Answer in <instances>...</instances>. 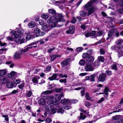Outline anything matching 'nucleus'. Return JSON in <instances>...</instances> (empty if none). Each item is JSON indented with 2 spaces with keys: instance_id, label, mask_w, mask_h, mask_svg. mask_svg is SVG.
Instances as JSON below:
<instances>
[{
  "instance_id": "47",
  "label": "nucleus",
  "mask_w": 123,
  "mask_h": 123,
  "mask_svg": "<svg viewBox=\"0 0 123 123\" xmlns=\"http://www.w3.org/2000/svg\"><path fill=\"white\" fill-rule=\"evenodd\" d=\"M16 31H11L10 32V34L12 35V37H14V35L16 34Z\"/></svg>"
},
{
  "instance_id": "43",
  "label": "nucleus",
  "mask_w": 123,
  "mask_h": 123,
  "mask_svg": "<svg viewBox=\"0 0 123 123\" xmlns=\"http://www.w3.org/2000/svg\"><path fill=\"white\" fill-rule=\"evenodd\" d=\"M82 48L78 47V48H77L75 50L76 51V52H79L82 51Z\"/></svg>"
},
{
  "instance_id": "24",
  "label": "nucleus",
  "mask_w": 123,
  "mask_h": 123,
  "mask_svg": "<svg viewBox=\"0 0 123 123\" xmlns=\"http://www.w3.org/2000/svg\"><path fill=\"white\" fill-rule=\"evenodd\" d=\"M46 107V110L47 112L50 111L53 107V105L51 104H48Z\"/></svg>"
},
{
  "instance_id": "33",
  "label": "nucleus",
  "mask_w": 123,
  "mask_h": 123,
  "mask_svg": "<svg viewBox=\"0 0 123 123\" xmlns=\"http://www.w3.org/2000/svg\"><path fill=\"white\" fill-rule=\"evenodd\" d=\"M41 17L43 18L46 19L49 17V16L46 13H43L41 15Z\"/></svg>"
},
{
  "instance_id": "32",
  "label": "nucleus",
  "mask_w": 123,
  "mask_h": 123,
  "mask_svg": "<svg viewBox=\"0 0 123 123\" xmlns=\"http://www.w3.org/2000/svg\"><path fill=\"white\" fill-rule=\"evenodd\" d=\"M30 32H29L28 34H30L27 35L26 37L25 38L27 40H29L31 38L32 36L31 35V34H30Z\"/></svg>"
},
{
  "instance_id": "17",
  "label": "nucleus",
  "mask_w": 123,
  "mask_h": 123,
  "mask_svg": "<svg viewBox=\"0 0 123 123\" xmlns=\"http://www.w3.org/2000/svg\"><path fill=\"white\" fill-rule=\"evenodd\" d=\"M61 57V55H52L51 56V61H53L57 57Z\"/></svg>"
},
{
  "instance_id": "45",
  "label": "nucleus",
  "mask_w": 123,
  "mask_h": 123,
  "mask_svg": "<svg viewBox=\"0 0 123 123\" xmlns=\"http://www.w3.org/2000/svg\"><path fill=\"white\" fill-rule=\"evenodd\" d=\"M10 64L9 67L11 68L13 67L14 65V64L13 63H12V62L11 61L8 62V65Z\"/></svg>"
},
{
  "instance_id": "10",
  "label": "nucleus",
  "mask_w": 123,
  "mask_h": 123,
  "mask_svg": "<svg viewBox=\"0 0 123 123\" xmlns=\"http://www.w3.org/2000/svg\"><path fill=\"white\" fill-rule=\"evenodd\" d=\"M13 37L14 40L16 43L19 42L21 39V38L18 34H15Z\"/></svg>"
},
{
  "instance_id": "35",
  "label": "nucleus",
  "mask_w": 123,
  "mask_h": 123,
  "mask_svg": "<svg viewBox=\"0 0 123 123\" xmlns=\"http://www.w3.org/2000/svg\"><path fill=\"white\" fill-rule=\"evenodd\" d=\"M86 12L84 11H81L80 12V15L83 17L85 16L86 15Z\"/></svg>"
},
{
  "instance_id": "36",
  "label": "nucleus",
  "mask_w": 123,
  "mask_h": 123,
  "mask_svg": "<svg viewBox=\"0 0 123 123\" xmlns=\"http://www.w3.org/2000/svg\"><path fill=\"white\" fill-rule=\"evenodd\" d=\"M98 59L99 62H104V57L101 56H100L98 57Z\"/></svg>"
},
{
  "instance_id": "20",
  "label": "nucleus",
  "mask_w": 123,
  "mask_h": 123,
  "mask_svg": "<svg viewBox=\"0 0 123 123\" xmlns=\"http://www.w3.org/2000/svg\"><path fill=\"white\" fill-rule=\"evenodd\" d=\"M21 53L16 52L14 55V58L15 59H18L21 57Z\"/></svg>"
},
{
  "instance_id": "46",
  "label": "nucleus",
  "mask_w": 123,
  "mask_h": 123,
  "mask_svg": "<svg viewBox=\"0 0 123 123\" xmlns=\"http://www.w3.org/2000/svg\"><path fill=\"white\" fill-rule=\"evenodd\" d=\"M62 90V89L61 88H55V91L57 92H59Z\"/></svg>"
},
{
  "instance_id": "5",
  "label": "nucleus",
  "mask_w": 123,
  "mask_h": 123,
  "mask_svg": "<svg viewBox=\"0 0 123 123\" xmlns=\"http://www.w3.org/2000/svg\"><path fill=\"white\" fill-rule=\"evenodd\" d=\"M34 32L38 36H43L45 34L44 32L41 31L40 29L37 27H36L35 28Z\"/></svg>"
},
{
  "instance_id": "27",
  "label": "nucleus",
  "mask_w": 123,
  "mask_h": 123,
  "mask_svg": "<svg viewBox=\"0 0 123 123\" xmlns=\"http://www.w3.org/2000/svg\"><path fill=\"white\" fill-rule=\"evenodd\" d=\"M96 33L95 31H92L90 33V36L92 37V38H96V37L95 35Z\"/></svg>"
},
{
  "instance_id": "40",
  "label": "nucleus",
  "mask_w": 123,
  "mask_h": 123,
  "mask_svg": "<svg viewBox=\"0 0 123 123\" xmlns=\"http://www.w3.org/2000/svg\"><path fill=\"white\" fill-rule=\"evenodd\" d=\"M119 118V115H116L114 117H112V118L113 120H117Z\"/></svg>"
},
{
  "instance_id": "8",
  "label": "nucleus",
  "mask_w": 123,
  "mask_h": 123,
  "mask_svg": "<svg viewBox=\"0 0 123 123\" xmlns=\"http://www.w3.org/2000/svg\"><path fill=\"white\" fill-rule=\"evenodd\" d=\"M71 61L70 58H67L61 63L62 66L63 67H65L69 63V62Z\"/></svg>"
},
{
  "instance_id": "16",
  "label": "nucleus",
  "mask_w": 123,
  "mask_h": 123,
  "mask_svg": "<svg viewBox=\"0 0 123 123\" xmlns=\"http://www.w3.org/2000/svg\"><path fill=\"white\" fill-rule=\"evenodd\" d=\"M57 112L60 113L61 114L63 113L64 112V110L62 109V106L60 105L57 106Z\"/></svg>"
},
{
  "instance_id": "39",
  "label": "nucleus",
  "mask_w": 123,
  "mask_h": 123,
  "mask_svg": "<svg viewBox=\"0 0 123 123\" xmlns=\"http://www.w3.org/2000/svg\"><path fill=\"white\" fill-rule=\"evenodd\" d=\"M104 33V32L102 31H100L98 32L97 35L98 36H102Z\"/></svg>"
},
{
  "instance_id": "15",
  "label": "nucleus",
  "mask_w": 123,
  "mask_h": 123,
  "mask_svg": "<svg viewBox=\"0 0 123 123\" xmlns=\"http://www.w3.org/2000/svg\"><path fill=\"white\" fill-rule=\"evenodd\" d=\"M70 102V100L69 99L64 98L63 99H62L61 101V103L62 104H68Z\"/></svg>"
},
{
  "instance_id": "29",
  "label": "nucleus",
  "mask_w": 123,
  "mask_h": 123,
  "mask_svg": "<svg viewBox=\"0 0 123 123\" xmlns=\"http://www.w3.org/2000/svg\"><path fill=\"white\" fill-rule=\"evenodd\" d=\"M54 99V97L53 96H49L46 99L47 103L49 101H51Z\"/></svg>"
},
{
  "instance_id": "53",
  "label": "nucleus",
  "mask_w": 123,
  "mask_h": 123,
  "mask_svg": "<svg viewBox=\"0 0 123 123\" xmlns=\"http://www.w3.org/2000/svg\"><path fill=\"white\" fill-rule=\"evenodd\" d=\"M85 106L87 107H88L91 106L89 102L86 101L85 103Z\"/></svg>"
},
{
  "instance_id": "7",
  "label": "nucleus",
  "mask_w": 123,
  "mask_h": 123,
  "mask_svg": "<svg viewBox=\"0 0 123 123\" xmlns=\"http://www.w3.org/2000/svg\"><path fill=\"white\" fill-rule=\"evenodd\" d=\"M85 68L86 71H92L94 70L93 67L89 64H87L85 66Z\"/></svg>"
},
{
  "instance_id": "54",
  "label": "nucleus",
  "mask_w": 123,
  "mask_h": 123,
  "mask_svg": "<svg viewBox=\"0 0 123 123\" xmlns=\"http://www.w3.org/2000/svg\"><path fill=\"white\" fill-rule=\"evenodd\" d=\"M20 79H18L17 80L14 82L15 83L16 85L20 84Z\"/></svg>"
},
{
  "instance_id": "49",
  "label": "nucleus",
  "mask_w": 123,
  "mask_h": 123,
  "mask_svg": "<svg viewBox=\"0 0 123 123\" xmlns=\"http://www.w3.org/2000/svg\"><path fill=\"white\" fill-rule=\"evenodd\" d=\"M7 49H0V53H5V51Z\"/></svg>"
},
{
  "instance_id": "38",
  "label": "nucleus",
  "mask_w": 123,
  "mask_h": 123,
  "mask_svg": "<svg viewBox=\"0 0 123 123\" xmlns=\"http://www.w3.org/2000/svg\"><path fill=\"white\" fill-rule=\"evenodd\" d=\"M89 55L87 53H85L83 54L82 55V57L83 58L87 59V58L88 57Z\"/></svg>"
},
{
  "instance_id": "6",
  "label": "nucleus",
  "mask_w": 123,
  "mask_h": 123,
  "mask_svg": "<svg viewBox=\"0 0 123 123\" xmlns=\"http://www.w3.org/2000/svg\"><path fill=\"white\" fill-rule=\"evenodd\" d=\"M106 75L105 73H102L99 74V76L98 80L100 81L103 82L105 80Z\"/></svg>"
},
{
  "instance_id": "22",
  "label": "nucleus",
  "mask_w": 123,
  "mask_h": 123,
  "mask_svg": "<svg viewBox=\"0 0 123 123\" xmlns=\"http://www.w3.org/2000/svg\"><path fill=\"white\" fill-rule=\"evenodd\" d=\"M57 77V74H53L52 76L48 78V79L50 80H55Z\"/></svg>"
},
{
  "instance_id": "14",
  "label": "nucleus",
  "mask_w": 123,
  "mask_h": 123,
  "mask_svg": "<svg viewBox=\"0 0 123 123\" xmlns=\"http://www.w3.org/2000/svg\"><path fill=\"white\" fill-rule=\"evenodd\" d=\"M40 78V77L38 76H36L32 78V80L33 83L38 84V80Z\"/></svg>"
},
{
  "instance_id": "3",
  "label": "nucleus",
  "mask_w": 123,
  "mask_h": 123,
  "mask_svg": "<svg viewBox=\"0 0 123 123\" xmlns=\"http://www.w3.org/2000/svg\"><path fill=\"white\" fill-rule=\"evenodd\" d=\"M7 69L0 70V80L3 83L6 84L8 82V79L6 77H2V76L5 75L7 72Z\"/></svg>"
},
{
  "instance_id": "12",
  "label": "nucleus",
  "mask_w": 123,
  "mask_h": 123,
  "mask_svg": "<svg viewBox=\"0 0 123 123\" xmlns=\"http://www.w3.org/2000/svg\"><path fill=\"white\" fill-rule=\"evenodd\" d=\"M63 96L64 95L63 94V93L61 94V95L58 94H56L55 95V97L56 100L59 101L61 99V97H63Z\"/></svg>"
},
{
  "instance_id": "31",
  "label": "nucleus",
  "mask_w": 123,
  "mask_h": 123,
  "mask_svg": "<svg viewBox=\"0 0 123 123\" xmlns=\"http://www.w3.org/2000/svg\"><path fill=\"white\" fill-rule=\"evenodd\" d=\"M108 91H109V88L106 87L105 88L103 92L104 94L106 95L107 96H108Z\"/></svg>"
},
{
  "instance_id": "58",
  "label": "nucleus",
  "mask_w": 123,
  "mask_h": 123,
  "mask_svg": "<svg viewBox=\"0 0 123 123\" xmlns=\"http://www.w3.org/2000/svg\"><path fill=\"white\" fill-rule=\"evenodd\" d=\"M100 52L101 54L103 55L105 54V52L103 49H100Z\"/></svg>"
},
{
  "instance_id": "61",
  "label": "nucleus",
  "mask_w": 123,
  "mask_h": 123,
  "mask_svg": "<svg viewBox=\"0 0 123 123\" xmlns=\"http://www.w3.org/2000/svg\"><path fill=\"white\" fill-rule=\"evenodd\" d=\"M39 24L41 25H43L44 24V22L42 20H40L39 21Z\"/></svg>"
},
{
  "instance_id": "9",
  "label": "nucleus",
  "mask_w": 123,
  "mask_h": 123,
  "mask_svg": "<svg viewBox=\"0 0 123 123\" xmlns=\"http://www.w3.org/2000/svg\"><path fill=\"white\" fill-rule=\"evenodd\" d=\"M74 26H70L69 28V30L67 31L66 32L67 34L70 33L71 34H73L74 32Z\"/></svg>"
},
{
  "instance_id": "57",
  "label": "nucleus",
  "mask_w": 123,
  "mask_h": 123,
  "mask_svg": "<svg viewBox=\"0 0 123 123\" xmlns=\"http://www.w3.org/2000/svg\"><path fill=\"white\" fill-rule=\"evenodd\" d=\"M59 76L62 78L63 77L67 78L68 77L67 75H63L62 74H60L59 75Z\"/></svg>"
},
{
  "instance_id": "4",
  "label": "nucleus",
  "mask_w": 123,
  "mask_h": 123,
  "mask_svg": "<svg viewBox=\"0 0 123 123\" xmlns=\"http://www.w3.org/2000/svg\"><path fill=\"white\" fill-rule=\"evenodd\" d=\"M54 27L52 26V25L51 26H50L46 24L45 25L42 26L41 29L44 31L48 32Z\"/></svg>"
},
{
  "instance_id": "51",
  "label": "nucleus",
  "mask_w": 123,
  "mask_h": 123,
  "mask_svg": "<svg viewBox=\"0 0 123 123\" xmlns=\"http://www.w3.org/2000/svg\"><path fill=\"white\" fill-rule=\"evenodd\" d=\"M17 31L19 33L22 34L23 33L24 31L23 29H21L18 30Z\"/></svg>"
},
{
  "instance_id": "11",
  "label": "nucleus",
  "mask_w": 123,
  "mask_h": 123,
  "mask_svg": "<svg viewBox=\"0 0 123 123\" xmlns=\"http://www.w3.org/2000/svg\"><path fill=\"white\" fill-rule=\"evenodd\" d=\"M113 30H111L109 31H108V37L106 38V39L107 40L111 39L112 37V35L113 33Z\"/></svg>"
},
{
  "instance_id": "2",
  "label": "nucleus",
  "mask_w": 123,
  "mask_h": 123,
  "mask_svg": "<svg viewBox=\"0 0 123 123\" xmlns=\"http://www.w3.org/2000/svg\"><path fill=\"white\" fill-rule=\"evenodd\" d=\"M96 0H91L89 2L83 6L84 8L88 10L87 16H89L97 10L95 7L92 6L93 3Z\"/></svg>"
},
{
  "instance_id": "41",
  "label": "nucleus",
  "mask_w": 123,
  "mask_h": 123,
  "mask_svg": "<svg viewBox=\"0 0 123 123\" xmlns=\"http://www.w3.org/2000/svg\"><path fill=\"white\" fill-rule=\"evenodd\" d=\"M80 117L82 119H84L86 117V116L85 115H84L83 113H80Z\"/></svg>"
},
{
  "instance_id": "21",
  "label": "nucleus",
  "mask_w": 123,
  "mask_h": 123,
  "mask_svg": "<svg viewBox=\"0 0 123 123\" xmlns=\"http://www.w3.org/2000/svg\"><path fill=\"white\" fill-rule=\"evenodd\" d=\"M28 25L29 28H33L35 26L36 24L34 22L31 21L29 22Z\"/></svg>"
},
{
  "instance_id": "1",
  "label": "nucleus",
  "mask_w": 123,
  "mask_h": 123,
  "mask_svg": "<svg viewBox=\"0 0 123 123\" xmlns=\"http://www.w3.org/2000/svg\"><path fill=\"white\" fill-rule=\"evenodd\" d=\"M49 15L52 17H50L47 20V22L49 23L52 22V25L53 27H55L58 22L62 21L65 22V20L63 18L62 15L59 14L55 17H54L56 14L55 10L52 9L48 10Z\"/></svg>"
},
{
  "instance_id": "56",
  "label": "nucleus",
  "mask_w": 123,
  "mask_h": 123,
  "mask_svg": "<svg viewBox=\"0 0 123 123\" xmlns=\"http://www.w3.org/2000/svg\"><path fill=\"white\" fill-rule=\"evenodd\" d=\"M76 22V18L74 17L73 18L72 20L71 21V22L73 23H75Z\"/></svg>"
},
{
  "instance_id": "28",
  "label": "nucleus",
  "mask_w": 123,
  "mask_h": 123,
  "mask_svg": "<svg viewBox=\"0 0 123 123\" xmlns=\"http://www.w3.org/2000/svg\"><path fill=\"white\" fill-rule=\"evenodd\" d=\"M100 62L98 60L96 61L93 63L95 67H98L100 64Z\"/></svg>"
},
{
  "instance_id": "37",
  "label": "nucleus",
  "mask_w": 123,
  "mask_h": 123,
  "mask_svg": "<svg viewBox=\"0 0 123 123\" xmlns=\"http://www.w3.org/2000/svg\"><path fill=\"white\" fill-rule=\"evenodd\" d=\"M122 43H123V40L120 39L116 41V44L118 45L121 44Z\"/></svg>"
},
{
  "instance_id": "52",
  "label": "nucleus",
  "mask_w": 123,
  "mask_h": 123,
  "mask_svg": "<svg viewBox=\"0 0 123 123\" xmlns=\"http://www.w3.org/2000/svg\"><path fill=\"white\" fill-rule=\"evenodd\" d=\"M52 113L53 114L55 113L57 111V109L55 108H53L52 109Z\"/></svg>"
},
{
  "instance_id": "44",
  "label": "nucleus",
  "mask_w": 123,
  "mask_h": 123,
  "mask_svg": "<svg viewBox=\"0 0 123 123\" xmlns=\"http://www.w3.org/2000/svg\"><path fill=\"white\" fill-rule=\"evenodd\" d=\"M85 63V61L83 60H81L79 62V64L81 65H84Z\"/></svg>"
},
{
  "instance_id": "60",
  "label": "nucleus",
  "mask_w": 123,
  "mask_h": 123,
  "mask_svg": "<svg viewBox=\"0 0 123 123\" xmlns=\"http://www.w3.org/2000/svg\"><path fill=\"white\" fill-rule=\"evenodd\" d=\"M51 68V66H48L46 68V70L47 71H49L50 70Z\"/></svg>"
},
{
  "instance_id": "13",
  "label": "nucleus",
  "mask_w": 123,
  "mask_h": 123,
  "mask_svg": "<svg viewBox=\"0 0 123 123\" xmlns=\"http://www.w3.org/2000/svg\"><path fill=\"white\" fill-rule=\"evenodd\" d=\"M95 76V75L93 74L91 75V76L86 77V80H89L91 81H95L94 78Z\"/></svg>"
},
{
  "instance_id": "23",
  "label": "nucleus",
  "mask_w": 123,
  "mask_h": 123,
  "mask_svg": "<svg viewBox=\"0 0 123 123\" xmlns=\"http://www.w3.org/2000/svg\"><path fill=\"white\" fill-rule=\"evenodd\" d=\"M17 73L14 71H12L10 74H8V77L10 78H12V77H13Z\"/></svg>"
},
{
  "instance_id": "64",
  "label": "nucleus",
  "mask_w": 123,
  "mask_h": 123,
  "mask_svg": "<svg viewBox=\"0 0 123 123\" xmlns=\"http://www.w3.org/2000/svg\"><path fill=\"white\" fill-rule=\"evenodd\" d=\"M105 72L108 75H110L112 74L111 71H110L107 70Z\"/></svg>"
},
{
  "instance_id": "34",
  "label": "nucleus",
  "mask_w": 123,
  "mask_h": 123,
  "mask_svg": "<svg viewBox=\"0 0 123 123\" xmlns=\"http://www.w3.org/2000/svg\"><path fill=\"white\" fill-rule=\"evenodd\" d=\"M111 68L112 69H114L115 71H117V64L115 63L113 65L111 66Z\"/></svg>"
},
{
  "instance_id": "55",
  "label": "nucleus",
  "mask_w": 123,
  "mask_h": 123,
  "mask_svg": "<svg viewBox=\"0 0 123 123\" xmlns=\"http://www.w3.org/2000/svg\"><path fill=\"white\" fill-rule=\"evenodd\" d=\"M52 121V120L49 118H48L45 120L46 123H49Z\"/></svg>"
},
{
  "instance_id": "19",
  "label": "nucleus",
  "mask_w": 123,
  "mask_h": 123,
  "mask_svg": "<svg viewBox=\"0 0 123 123\" xmlns=\"http://www.w3.org/2000/svg\"><path fill=\"white\" fill-rule=\"evenodd\" d=\"M37 47V46H31V47H27L24 50L23 49H22L21 50V52H26L28 50H29V49L32 48H34L35 47Z\"/></svg>"
},
{
  "instance_id": "62",
  "label": "nucleus",
  "mask_w": 123,
  "mask_h": 123,
  "mask_svg": "<svg viewBox=\"0 0 123 123\" xmlns=\"http://www.w3.org/2000/svg\"><path fill=\"white\" fill-rule=\"evenodd\" d=\"M78 101L77 100L72 99L70 100V102L73 104L76 103L78 102Z\"/></svg>"
},
{
  "instance_id": "26",
  "label": "nucleus",
  "mask_w": 123,
  "mask_h": 123,
  "mask_svg": "<svg viewBox=\"0 0 123 123\" xmlns=\"http://www.w3.org/2000/svg\"><path fill=\"white\" fill-rule=\"evenodd\" d=\"M86 60L88 61L92 62L94 61V58L93 56L89 55Z\"/></svg>"
},
{
  "instance_id": "48",
  "label": "nucleus",
  "mask_w": 123,
  "mask_h": 123,
  "mask_svg": "<svg viewBox=\"0 0 123 123\" xmlns=\"http://www.w3.org/2000/svg\"><path fill=\"white\" fill-rule=\"evenodd\" d=\"M87 52L89 55H92V54L93 50L92 49H90L87 50Z\"/></svg>"
},
{
  "instance_id": "18",
  "label": "nucleus",
  "mask_w": 123,
  "mask_h": 123,
  "mask_svg": "<svg viewBox=\"0 0 123 123\" xmlns=\"http://www.w3.org/2000/svg\"><path fill=\"white\" fill-rule=\"evenodd\" d=\"M59 102L57 101H54L53 100H51V101H49L48 102V104H53L54 105H56L58 104Z\"/></svg>"
},
{
  "instance_id": "30",
  "label": "nucleus",
  "mask_w": 123,
  "mask_h": 123,
  "mask_svg": "<svg viewBox=\"0 0 123 123\" xmlns=\"http://www.w3.org/2000/svg\"><path fill=\"white\" fill-rule=\"evenodd\" d=\"M63 108L66 110H68L71 109V107L68 105L64 104L63 106Z\"/></svg>"
},
{
  "instance_id": "42",
  "label": "nucleus",
  "mask_w": 123,
  "mask_h": 123,
  "mask_svg": "<svg viewBox=\"0 0 123 123\" xmlns=\"http://www.w3.org/2000/svg\"><path fill=\"white\" fill-rule=\"evenodd\" d=\"M86 98L87 100H90L91 99V98L89 95V94L88 93H86Z\"/></svg>"
},
{
  "instance_id": "25",
  "label": "nucleus",
  "mask_w": 123,
  "mask_h": 123,
  "mask_svg": "<svg viewBox=\"0 0 123 123\" xmlns=\"http://www.w3.org/2000/svg\"><path fill=\"white\" fill-rule=\"evenodd\" d=\"M46 101L43 99L39 100L38 101V103L39 105H43L45 104Z\"/></svg>"
},
{
  "instance_id": "63",
  "label": "nucleus",
  "mask_w": 123,
  "mask_h": 123,
  "mask_svg": "<svg viewBox=\"0 0 123 123\" xmlns=\"http://www.w3.org/2000/svg\"><path fill=\"white\" fill-rule=\"evenodd\" d=\"M104 42V40L102 38L97 42V44H100Z\"/></svg>"
},
{
  "instance_id": "59",
  "label": "nucleus",
  "mask_w": 123,
  "mask_h": 123,
  "mask_svg": "<svg viewBox=\"0 0 123 123\" xmlns=\"http://www.w3.org/2000/svg\"><path fill=\"white\" fill-rule=\"evenodd\" d=\"M32 94V92L30 91H29L27 93V95L28 97H30Z\"/></svg>"
},
{
  "instance_id": "50",
  "label": "nucleus",
  "mask_w": 123,
  "mask_h": 123,
  "mask_svg": "<svg viewBox=\"0 0 123 123\" xmlns=\"http://www.w3.org/2000/svg\"><path fill=\"white\" fill-rule=\"evenodd\" d=\"M52 92L51 91H47L43 92L42 93L46 95L48 94H50Z\"/></svg>"
}]
</instances>
